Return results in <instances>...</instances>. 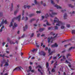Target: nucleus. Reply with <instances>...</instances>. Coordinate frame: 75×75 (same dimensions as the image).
<instances>
[{"label": "nucleus", "instance_id": "obj_1", "mask_svg": "<svg viewBox=\"0 0 75 75\" xmlns=\"http://www.w3.org/2000/svg\"><path fill=\"white\" fill-rule=\"evenodd\" d=\"M21 18V15H19L18 16L16 17H14L13 19H12V22L11 23V24L9 25V27H10L11 26H13V23L14 22V20H17L18 19V21H20V19Z\"/></svg>", "mask_w": 75, "mask_h": 75}, {"label": "nucleus", "instance_id": "obj_2", "mask_svg": "<svg viewBox=\"0 0 75 75\" xmlns=\"http://www.w3.org/2000/svg\"><path fill=\"white\" fill-rule=\"evenodd\" d=\"M55 20H54V23H57L58 24H56V25H58V26H60L61 25H63V23L61 22V21H59V20L58 19L57 17H55Z\"/></svg>", "mask_w": 75, "mask_h": 75}, {"label": "nucleus", "instance_id": "obj_3", "mask_svg": "<svg viewBox=\"0 0 75 75\" xmlns=\"http://www.w3.org/2000/svg\"><path fill=\"white\" fill-rule=\"evenodd\" d=\"M21 69H23L22 68L21 66L18 67L14 69L13 71H16H16H18V70H20V71H21Z\"/></svg>", "mask_w": 75, "mask_h": 75}, {"label": "nucleus", "instance_id": "obj_4", "mask_svg": "<svg viewBox=\"0 0 75 75\" xmlns=\"http://www.w3.org/2000/svg\"><path fill=\"white\" fill-rule=\"evenodd\" d=\"M57 35H58V34H56V35L54 36L53 38L52 37H51L50 38H48V43H50V40H51V39L52 40L53 39H54V38H55V37H57Z\"/></svg>", "mask_w": 75, "mask_h": 75}, {"label": "nucleus", "instance_id": "obj_5", "mask_svg": "<svg viewBox=\"0 0 75 75\" xmlns=\"http://www.w3.org/2000/svg\"><path fill=\"white\" fill-rule=\"evenodd\" d=\"M50 12H51L52 13V14H50V15L51 17H53V15H56V14H57V13H55L53 12V11L52 10H50Z\"/></svg>", "mask_w": 75, "mask_h": 75}, {"label": "nucleus", "instance_id": "obj_6", "mask_svg": "<svg viewBox=\"0 0 75 75\" xmlns=\"http://www.w3.org/2000/svg\"><path fill=\"white\" fill-rule=\"evenodd\" d=\"M39 55H43V56H45V53L43 51H41L39 53Z\"/></svg>", "mask_w": 75, "mask_h": 75}, {"label": "nucleus", "instance_id": "obj_7", "mask_svg": "<svg viewBox=\"0 0 75 75\" xmlns=\"http://www.w3.org/2000/svg\"><path fill=\"white\" fill-rule=\"evenodd\" d=\"M29 69L30 70H29L28 71V72H30V71H31V72L33 73L34 72L35 70L34 69L31 70V69H32V68H31V66H30L29 67Z\"/></svg>", "mask_w": 75, "mask_h": 75}, {"label": "nucleus", "instance_id": "obj_8", "mask_svg": "<svg viewBox=\"0 0 75 75\" xmlns=\"http://www.w3.org/2000/svg\"><path fill=\"white\" fill-rule=\"evenodd\" d=\"M38 50L37 49H33V50H30V52H31L34 53V52H36V51H37Z\"/></svg>", "mask_w": 75, "mask_h": 75}, {"label": "nucleus", "instance_id": "obj_9", "mask_svg": "<svg viewBox=\"0 0 75 75\" xmlns=\"http://www.w3.org/2000/svg\"><path fill=\"white\" fill-rule=\"evenodd\" d=\"M58 45L56 43H55L54 45H51V47L53 48L54 47H57Z\"/></svg>", "mask_w": 75, "mask_h": 75}, {"label": "nucleus", "instance_id": "obj_10", "mask_svg": "<svg viewBox=\"0 0 75 75\" xmlns=\"http://www.w3.org/2000/svg\"><path fill=\"white\" fill-rule=\"evenodd\" d=\"M51 51V49L50 48H49L48 50V52H49V55H51V54H52V53L54 52H50Z\"/></svg>", "mask_w": 75, "mask_h": 75}, {"label": "nucleus", "instance_id": "obj_11", "mask_svg": "<svg viewBox=\"0 0 75 75\" xmlns=\"http://www.w3.org/2000/svg\"><path fill=\"white\" fill-rule=\"evenodd\" d=\"M24 8H28V9H29V8L30 7H31V6L29 5L28 6H26V5H25L24 6V7H23Z\"/></svg>", "mask_w": 75, "mask_h": 75}, {"label": "nucleus", "instance_id": "obj_12", "mask_svg": "<svg viewBox=\"0 0 75 75\" xmlns=\"http://www.w3.org/2000/svg\"><path fill=\"white\" fill-rule=\"evenodd\" d=\"M65 62H66L67 63H68L69 64H70L69 65V67H70V68L71 67V63L69 62L68 61V60H66Z\"/></svg>", "mask_w": 75, "mask_h": 75}, {"label": "nucleus", "instance_id": "obj_13", "mask_svg": "<svg viewBox=\"0 0 75 75\" xmlns=\"http://www.w3.org/2000/svg\"><path fill=\"white\" fill-rule=\"evenodd\" d=\"M17 27V24H16V23H14V26H13V29H14L15 28H16V27Z\"/></svg>", "mask_w": 75, "mask_h": 75}, {"label": "nucleus", "instance_id": "obj_14", "mask_svg": "<svg viewBox=\"0 0 75 75\" xmlns=\"http://www.w3.org/2000/svg\"><path fill=\"white\" fill-rule=\"evenodd\" d=\"M54 7H57V8H60L61 9V7H60L59 6L57 5L56 4L54 5Z\"/></svg>", "mask_w": 75, "mask_h": 75}, {"label": "nucleus", "instance_id": "obj_15", "mask_svg": "<svg viewBox=\"0 0 75 75\" xmlns=\"http://www.w3.org/2000/svg\"><path fill=\"white\" fill-rule=\"evenodd\" d=\"M28 27H27V25H26L25 26V27H23V31H25V30H27V29L28 28Z\"/></svg>", "mask_w": 75, "mask_h": 75}, {"label": "nucleus", "instance_id": "obj_16", "mask_svg": "<svg viewBox=\"0 0 75 75\" xmlns=\"http://www.w3.org/2000/svg\"><path fill=\"white\" fill-rule=\"evenodd\" d=\"M45 30V28H40L39 31H40V32H42V31H43V30Z\"/></svg>", "mask_w": 75, "mask_h": 75}, {"label": "nucleus", "instance_id": "obj_17", "mask_svg": "<svg viewBox=\"0 0 75 75\" xmlns=\"http://www.w3.org/2000/svg\"><path fill=\"white\" fill-rule=\"evenodd\" d=\"M67 13H64V19H67Z\"/></svg>", "mask_w": 75, "mask_h": 75}, {"label": "nucleus", "instance_id": "obj_18", "mask_svg": "<svg viewBox=\"0 0 75 75\" xmlns=\"http://www.w3.org/2000/svg\"><path fill=\"white\" fill-rule=\"evenodd\" d=\"M24 10H23V13H22V16L23 17L22 18V20H24Z\"/></svg>", "mask_w": 75, "mask_h": 75}, {"label": "nucleus", "instance_id": "obj_19", "mask_svg": "<svg viewBox=\"0 0 75 75\" xmlns=\"http://www.w3.org/2000/svg\"><path fill=\"white\" fill-rule=\"evenodd\" d=\"M75 47H71L69 48V49L68 50V51H70V50H71L72 49H75Z\"/></svg>", "mask_w": 75, "mask_h": 75}, {"label": "nucleus", "instance_id": "obj_20", "mask_svg": "<svg viewBox=\"0 0 75 75\" xmlns=\"http://www.w3.org/2000/svg\"><path fill=\"white\" fill-rule=\"evenodd\" d=\"M57 62H56V63L54 64V68H56V67H57V65H58V64H57Z\"/></svg>", "mask_w": 75, "mask_h": 75}, {"label": "nucleus", "instance_id": "obj_21", "mask_svg": "<svg viewBox=\"0 0 75 75\" xmlns=\"http://www.w3.org/2000/svg\"><path fill=\"white\" fill-rule=\"evenodd\" d=\"M4 28V25L2 26V28H1V29H0V32H2V31H3V29Z\"/></svg>", "mask_w": 75, "mask_h": 75}, {"label": "nucleus", "instance_id": "obj_22", "mask_svg": "<svg viewBox=\"0 0 75 75\" xmlns=\"http://www.w3.org/2000/svg\"><path fill=\"white\" fill-rule=\"evenodd\" d=\"M3 70V72L1 73V75H3V73L4 72V71H5V70H6V68H4Z\"/></svg>", "mask_w": 75, "mask_h": 75}, {"label": "nucleus", "instance_id": "obj_23", "mask_svg": "<svg viewBox=\"0 0 75 75\" xmlns=\"http://www.w3.org/2000/svg\"><path fill=\"white\" fill-rule=\"evenodd\" d=\"M3 57V58H4L5 57V54H4L3 55L1 54H0V57Z\"/></svg>", "mask_w": 75, "mask_h": 75}, {"label": "nucleus", "instance_id": "obj_24", "mask_svg": "<svg viewBox=\"0 0 75 75\" xmlns=\"http://www.w3.org/2000/svg\"><path fill=\"white\" fill-rule=\"evenodd\" d=\"M46 66L47 68H48V67H49V64H48V62H47L46 63Z\"/></svg>", "mask_w": 75, "mask_h": 75}, {"label": "nucleus", "instance_id": "obj_25", "mask_svg": "<svg viewBox=\"0 0 75 75\" xmlns=\"http://www.w3.org/2000/svg\"><path fill=\"white\" fill-rule=\"evenodd\" d=\"M34 15L35 14L34 13L31 14L29 15V17H33V16H34Z\"/></svg>", "mask_w": 75, "mask_h": 75}, {"label": "nucleus", "instance_id": "obj_26", "mask_svg": "<svg viewBox=\"0 0 75 75\" xmlns=\"http://www.w3.org/2000/svg\"><path fill=\"white\" fill-rule=\"evenodd\" d=\"M68 6L69 7H71V8H73L74 7V6L72 5L71 4H69L68 5Z\"/></svg>", "mask_w": 75, "mask_h": 75}, {"label": "nucleus", "instance_id": "obj_27", "mask_svg": "<svg viewBox=\"0 0 75 75\" xmlns=\"http://www.w3.org/2000/svg\"><path fill=\"white\" fill-rule=\"evenodd\" d=\"M11 11H12V10H13V3H11Z\"/></svg>", "mask_w": 75, "mask_h": 75}, {"label": "nucleus", "instance_id": "obj_28", "mask_svg": "<svg viewBox=\"0 0 75 75\" xmlns=\"http://www.w3.org/2000/svg\"><path fill=\"white\" fill-rule=\"evenodd\" d=\"M35 20V19L34 18H33L30 21V23H32V21H34Z\"/></svg>", "mask_w": 75, "mask_h": 75}, {"label": "nucleus", "instance_id": "obj_29", "mask_svg": "<svg viewBox=\"0 0 75 75\" xmlns=\"http://www.w3.org/2000/svg\"><path fill=\"white\" fill-rule=\"evenodd\" d=\"M52 72H55V70L54 69H52V71H51Z\"/></svg>", "mask_w": 75, "mask_h": 75}, {"label": "nucleus", "instance_id": "obj_30", "mask_svg": "<svg viewBox=\"0 0 75 75\" xmlns=\"http://www.w3.org/2000/svg\"><path fill=\"white\" fill-rule=\"evenodd\" d=\"M17 12H18V10L15 11L14 12V15H16V14L17 13Z\"/></svg>", "mask_w": 75, "mask_h": 75}, {"label": "nucleus", "instance_id": "obj_31", "mask_svg": "<svg viewBox=\"0 0 75 75\" xmlns=\"http://www.w3.org/2000/svg\"><path fill=\"white\" fill-rule=\"evenodd\" d=\"M6 62V60L4 59L1 62L2 64H4Z\"/></svg>", "mask_w": 75, "mask_h": 75}, {"label": "nucleus", "instance_id": "obj_32", "mask_svg": "<svg viewBox=\"0 0 75 75\" xmlns=\"http://www.w3.org/2000/svg\"><path fill=\"white\" fill-rule=\"evenodd\" d=\"M10 44H15L16 42H10Z\"/></svg>", "mask_w": 75, "mask_h": 75}, {"label": "nucleus", "instance_id": "obj_33", "mask_svg": "<svg viewBox=\"0 0 75 75\" xmlns=\"http://www.w3.org/2000/svg\"><path fill=\"white\" fill-rule=\"evenodd\" d=\"M45 17L46 18H47V17H49V15H48V14L47 13L45 15Z\"/></svg>", "mask_w": 75, "mask_h": 75}, {"label": "nucleus", "instance_id": "obj_34", "mask_svg": "<svg viewBox=\"0 0 75 75\" xmlns=\"http://www.w3.org/2000/svg\"><path fill=\"white\" fill-rule=\"evenodd\" d=\"M8 62H6L4 66H8Z\"/></svg>", "mask_w": 75, "mask_h": 75}, {"label": "nucleus", "instance_id": "obj_35", "mask_svg": "<svg viewBox=\"0 0 75 75\" xmlns=\"http://www.w3.org/2000/svg\"><path fill=\"white\" fill-rule=\"evenodd\" d=\"M51 2L52 4H53V5L55 4V3L54 2V1L51 0Z\"/></svg>", "mask_w": 75, "mask_h": 75}, {"label": "nucleus", "instance_id": "obj_36", "mask_svg": "<svg viewBox=\"0 0 75 75\" xmlns=\"http://www.w3.org/2000/svg\"><path fill=\"white\" fill-rule=\"evenodd\" d=\"M72 34H75V30H73L72 31Z\"/></svg>", "mask_w": 75, "mask_h": 75}, {"label": "nucleus", "instance_id": "obj_37", "mask_svg": "<svg viewBox=\"0 0 75 75\" xmlns=\"http://www.w3.org/2000/svg\"><path fill=\"white\" fill-rule=\"evenodd\" d=\"M54 28L55 30H58V27L57 26H54Z\"/></svg>", "mask_w": 75, "mask_h": 75}, {"label": "nucleus", "instance_id": "obj_38", "mask_svg": "<svg viewBox=\"0 0 75 75\" xmlns=\"http://www.w3.org/2000/svg\"><path fill=\"white\" fill-rule=\"evenodd\" d=\"M50 34L51 35H55V34L53 33V32H51Z\"/></svg>", "mask_w": 75, "mask_h": 75}, {"label": "nucleus", "instance_id": "obj_39", "mask_svg": "<svg viewBox=\"0 0 75 75\" xmlns=\"http://www.w3.org/2000/svg\"><path fill=\"white\" fill-rule=\"evenodd\" d=\"M61 29H64L65 28V26H61Z\"/></svg>", "mask_w": 75, "mask_h": 75}, {"label": "nucleus", "instance_id": "obj_40", "mask_svg": "<svg viewBox=\"0 0 75 75\" xmlns=\"http://www.w3.org/2000/svg\"><path fill=\"white\" fill-rule=\"evenodd\" d=\"M71 45V43H69V44L64 45V47H67L68 45Z\"/></svg>", "mask_w": 75, "mask_h": 75}, {"label": "nucleus", "instance_id": "obj_41", "mask_svg": "<svg viewBox=\"0 0 75 75\" xmlns=\"http://www.w3.org/2000/svg\"><path fill=\"white\" fill-rule=\"evenodd\" d=\"M38 68H39L40 69H42V67L40 66V65H38Z\"/></svg>", "mask_w": 75, "mask_h": 75}, {"label": "nucleus", "instance_id": "obj_42", "mask_svg": "<svg viewBox=\"0 0 75 75\" xmlns=\"http://www.w3.org/2000/svg\"><path fill=\"white\" fill-rule=\"evenodd\" d=\"M18 49V46H16L15 47V50H17Z\"/></svg>", "mask_w": 75, "mask_h": 75}, {"label": "nucleus", "instance_id": "obj_43", "mask_svg": "<svg viewBox=\"0 0 75 75\" xmlns=\"http://www.w3.org/2000/svg\"><path fill=\"white\" fill-rule=\"evenodd\" d=\"M66 10L65 9H64V10H62L61 11L62 12H63V13H64L65 11H66Z\"/></svg>", "mask_w": 75, "mask_h": 75}, {"label": "nucleus", "instance_id": "obj_44", "mask_svg": "<svg viewBox=\"0 0 75 75\" xmlns=\"http://www.w3.org/2000/svg\"><path fill=\"white\" fill-rule=\"evenodd\" d=\"M67 27H68V28H69V27H70V25L69 24H67Z\"/></svg>", "mask_w": 75, "mask_h": 75}, {"label": "nucleus", "instance_id": "obj_45", "mask_svg": "<svg viewBox=\"0 0 75 75\" xmlns=\"http://www.w3.org/2000/svg\"><path fill=\"white\" fill-rule=\"evenodd\" d=\"M3 16V13H0V17H1Z\"/></svg>", "mask_w": 75, "mask_h": 75}, {"label": "nucleus", "instance_id": "obj_46", "mask_svg": "<svg viewBox=\"0 0 75 75\" xmlns=\"http://www.w3.org/2000/svg\"><path fill=\"white\" fill-rule=\"evenodd\" d=\"M40 34L38 33V34H37V37H40Z\"/></svg>", "mask_w": 75, "mask_h": 75}, {"label": "nucleus", "instance_id": "obj_47", "mask_svg": "<svg viewBox=\"0 0 75 75\" xmlns=\"http://www.w3.org/2000/svg\"><path fill=\"white\" fill-rule=\"evenodd\" d=\"M40 13H41L40 11H36V13H37L38 14Z\"/></svg>", "mask_w": 75, "mask_h": 75}, {"label": "nucleus", "instance_id": "obj_48", "mask_svg": "<svg viewBox=\"0 0 75 75\" xmlns=\"http://www.w3.org/2000/svg\"><path fill=\"white\" fill-rule=\"evenodd\" d=\"M67 55L68 56V57H70V56H71V55L70 53L68 54H67Z\"/></svg>", "mask_w": 75, "mask_h": 75}, {"label": "nucleus", "instance_id": "obj_49", "mask_svg": "<svg viewBox=\"0 0 75 75\" xmlns=\"http://www.w3.org/2000/svg\"><path fill=\"white\" fill-rule=\"evenodd\" d=\"M46 24L47 25H51L50 24L48 23L47 22L46 23Z\"/></svg>", "mask_w": 75, "mask_h": 75}, {"label": "nucleus", "instance_id": "obj_50", "mask_svg": "<svg viewBox=\"0 0 75 75\" xmlns=\"http://www.w3.org/2000/svg\"><path fill=\"white\" fill-rule=\"evenodd\" d=\"M34 36V33H33L30 36V37H33Z\"/></svg>", "mask_w": 75, "mask_h": 75}, {"label": "nucleus", "instance_id": "obj_51", "mask_svg": "<svg viewBox=\"0 0 75 75\" xmlns=\"http://www.w3.org/2000/svg\"><path fill=\"white\" fill-rule=\"evenodd\" d=\"M35 3L36 4H37V1L36 0H35Z\"/></svg>", "mask_w": 75, "mask_h": 75}, {"label": "nucleus", "instance_id": "obj_52", "mask_svg": "<svg viewBox=\"0 0 75 75\" xmlns=\"http://www.w3.org/2000/svg\"><path fill=\"white\" fill-rule=\"evenodd\" d=\"M62 57H63L64 59H66V58H65V56H63Z\"/></svg>", "mask_w": 75, "mask_h": 75}, {"label": "nucleus", "instance_id": "obj_53", "mask_svg": "<svg viewBox=\"0 0 75 75\" xmlns=\"http://www.w3.org/2000/svg\"><path fill=\"white\" fill-rule=\"evenodd\" d=\"M5 44H6V43H5V42H3L2 43V45L3 46H4V45H5Z\"/></svg>", "mask_w": 75, "mask_h": 75}, {"label": "nucleus", "instance_id": "obj_54", "mask_svg": "<svg viewBox=\"0 0 75 75\" xmlns=\"http://www.w3.org/2000/svg\"><path fill=\"white\" fill-rule=\"evenodd\" d=\"M67 41V40H64L62 42V43H64V42H66Z\"/></svg>", "mask_w": 75, "mask_h": 75}, {"label": "nucleus", "instance_id": "obj_55", "mask_svg": "<svg viewBox=\"0 0 75 75\" xmlns=\"http://www.w3.org/2000/svg\"><path fill=\"white\" fill-rule=\"evenodd\" d=\"M25 37V35H23V36H22L21 37V38H24Z\"/></svg>", "mask_w": 75, "mask_h": 75}, {"label": "nucleus", "instance_id": "obj_56", "mask_svg": "<svg viewBox=\"0 0 75 75\" xmlns=\"http://www.w3.org/2000/svg\"><path fill=\"white\" fill-rule=\"evenodd\" d=\"M53 59H57V57H54L53 58Z\"/></svg>", "mask_w": 75, "mask_h": 75}, {"label": "nucleus", "instance_id": "obj_57", "mask_svg": "<svg viewBox=\"0 0 75 75\" xmlns=\"http://www.w3.org/2000/svg\"><path fill=\"white\" fill-rule=\"evenodd\" d=\"M28 17H26V21H27V20H28Z\"/></svg>", "mask_w": 75, "mask_h": 75}, {"label": "nucleus", "instance_id": "obj_58", "mask_svg": "<svg viewBox=\"0 0 75 75\" xmlns=\"http://www.w3.org/2000/svg\"><path fill=\"white\" fill-rule=\"evenodd\" d=\"M47 50H48V47H46L45 48V51H47Z\"/></svg>", "mask_w": 75, "mask_h": 75}, {"label": "nucleus", "instance_id": "obj_59", "mask_svg": "<svg viewBox=\"0 0 75 75\" xmlns=\"http://www.w3.org/2000/svg\"><path fill=\"white\" fill-rule=\"evenodd\" d=\"M31 59H35V58H34V57H32L31 58Z\"/></svg>", "mask_w": 75, "mask_h": 75}, {"label": "nucleus", "instance_id": "obj_60", "mask_svg": "<svg viewBox=\"0 0 75 75\" xmlns=\"http://www.w3.org/2000/svg\"><path fill=\"white\" fill-rule=\"evenodd\" d=\"M42 19H44V16H42Z\"/></svg>", "mask_w": 75, "mask_h": 75}, {"label": "nucleus", "instance_id": "obj_61", "mask_svg": "<svg viewBox=\"0 0 75 75\" xmlns=\"http://www.w3.org/2000/svg\"><path fill=\"white\" fill-rule=\"evenodd\" d=\"M53 62H54V61H52V62H51V64H53Z\"/></svg>", "mask_w": 75, "mask_h": 75}, {"label": "nucleus", "instance_id": "obj_62", "mask_svg": "<svg viewBox=\"0 0 75 75\" xmlns=\"http://www.w3.org/2000/svg\"><path fill=\"white\" fill-rule=\"evenodd\" d=\"M38 71H39V72H41V70H40L39 69H38Z\"/></svg>", "mask_w": 75, "mask_h": 75}, {"label": "nucleus", "instance_id": "obj_63", "mask_svg": "<svg viewBox=\"0 0 75 75\" xmlns=\"http://www.w3.org/2000/svg\"><path fill=\"white\" fill-rule=\"evenodd\" d=\"M6 52L7 54H9V51H6Z\"/></svg>", "mask_w": 75, "mask_h": 75}, {"label": "nucleus", "instance_id": "obj_64", "mask_svg": "<svg viewBox=\"0 0 75 75\" xmlns=\"http://www.w3.org/2000/svg\"><path fill=\"white\" fill-rule=\"evenodd\" d=\"M4 75H8V73H5V74Z\"/></svg>", "mask_w": 75, "mask_h": 75}]
</instances>
